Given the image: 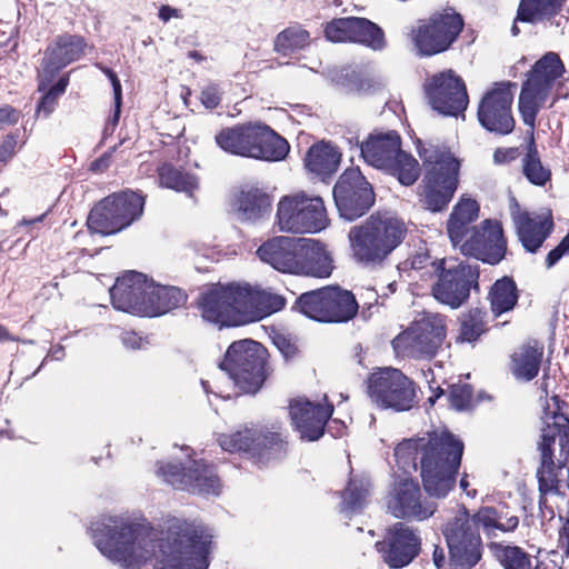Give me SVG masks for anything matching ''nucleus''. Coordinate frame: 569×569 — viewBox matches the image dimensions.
<instances>
[{
    "mask_svg": "<svg viewBox=\"0 0 569 569\" xmlns=\"http://www.w3.org/2000/svg\"><path fill=\"white\" fill-rule=\"evenodd\" d=\"M100 552L123 569H140L152 561L154 569H208L212 536L187 523L163 532L129 518L110 516L91 527Z\"/></svg>",
    "mask_w": 569,
    "mask_h": 569,
    "instance_id": "1",
    "label": "nucleus"
},
{
    "mask_svg": "<svg viewBox=\"0 0 569 569\" xmlns=\"http://www.w3.org/2000/svg\"><path fill=\"white\" fill-rule=\"evenodd\" d=\"M463 442L448 430L427 437L405 439L395 449L396 461L405 472L417 470L418 461L425 490L443 498L453 488L463 455Z\"/></svg>",
    "mask_w": 569,
    "mask_h": 569,
    "instance_id": "2",
    "label": "nucleus"
},
{
    "mask_svg": "<svg viewBox=\"0 0 569 569\" xmlns=\"http://www.w3.org/2000/svg\"><path fill=\"white\" fill-rule=\"evenodd\" d=\"M408 234L405 220L391 212H376L348 233L350 254L365 268L382 267Z\"/></svg>",
    "mask_w": 569,
    "mask_h": 569,
    "instance_id": "3",
    "label": "nucleus"
},
{
    "mask_svg": "<svg viewBox=\"0 0 569 569\" xmlns=\"http://www.w3.org/2000/svg\"><path fill=\"white\" fill-rule=\"evenodd\" d=\"M501 511L493 506L481 507L471 518L467 510L448 522L445 536L450 552V561L453 569H470L481 558V538L479 528L487 535L496 530L511 532L519 525V518H508L506 522H499Z\"/></svg>",
    "mask_w": 569,
    "mask_h": 569,
    "instance_id": "4",
    "label": "nucleus"
},
{
    "mask_svg": "<svg viewBox=\"0 0 569 569\" xmlns=\"http://www.w3.org/2000/svg\"><path fill=\"white\" fill-rule=\"evenodd\" d=\"M419 156L426 167L419 193L422 207L431 212L447 209L459 183V160L447 149L422 147Z\"/></svg>",
    "mask_w": 569,
    "mask_h": 569,
    "instance_id": "5",
    "label": "nucleus"
},
{
    "mask_svg": "<svg viewBox=\"0 0 569 569\" xmlns=\"http://www.w3.org/2000/svg\"><path fill=\"white\" fill-rule=\"evenodd\" d=\"M566 403L558 396H552L543 408L541 440L538 443L540 452V466L537 470L539 483L540 503L542 497L557 495L559 492V475L562 468L567 467L565 460L558 463L553 460V448L557 433L567 432L569 418L563 412Z\"/></svg>",
    "mask_w": 569,
    "mask_h": 569,
    "instance_id": "6",
    "label": "nucleus"
},
{
    "mask_svg": "<svg viewBox=\"0 0 569 569\" xmlns=\"http://www.w3.org/2000/svg\"><path fill=\"white\" fill-rule=\"evenodd\" d=\"M220 369L240 391L254 393L267 377L266 349L251 339L234 341L227 349Z\"/></svg>",
    "mask_w": 569,
    "mask_h": 569,
    "instance_id": "7",
    "label": "nucleus"
},
{
    "mask_svg": "<svg viewBox=\"0 0 569 569\" xmlns=\"http://www.w3.org/2000/svg\"><path fill=\"white\" fill-rule=\"evenodd\" d=\"M565 72L563 63L553 52L539 59L528 74L519 96V111L521 118L531 131L535 128L536 117L550 94L556 81Z\"/></svg>",
    "mask_w": 569,
    "mask_h": 569,
    "instance_id": "8",
    "label": "nucleus"
},
{
    "mask_svg": "<svg viewBox=\"0 0 569 569\" xmlns=\"http://www.w3.org/2000/svg\"><path fill=\"white\" fill-rule=\"evenodd\" d=\"M447 337V320L439 313L428 315L412 322L392 340L397 356L412 359H431Z\"/></svg>",
    "mask_w": 569,
    "mask_h": 569,
    "instance_id": "9",
    "label": "nucleus"
},
{
    "mask_svg": "<svg viewBox=\"0 0 569 569\" xmlns=\"http://www.w3.org/2000/svg\"><path fill=\"white\" fill-rule=\"evenodd\" d=\"M329 223L323 200L306 192L284 196L277 207V224L281 231L315 233Z\"/></svg>",
    "mask_w": 569,
    "mask_h": 569,
    "instance_id": "10",
    "label": "nucleus"
},
{
    "mask_svg": "<svg viewBox=\"0 0 569 569\" xmlns=\"http://www.w3.org/2000/svg\"><path fill=\"white\" fill-rule=\"evenodd\" d=\"M144 199L133 191L113 193L96 204L88 217V227L101 234L121 231L139 219Z\"/></svg>",
    "mask_w": 569,
    "mask_h": 569,
    "instance_id": "11",
    "label": "nucleus"
},
{
    "mask_svg": "<svg viewBox=\"0 0 569 569\" xmlns=\"http://www.w3.org/2000/svg\"><path fill=\"white\" fill-rule=\"evenodd\" d=\"M438 274L432 284L431 292L437 301L458 309L470 297L471 289H479V267L466 262L450 263L441 259L432 263Z\"/></svg>",
    "mask_w": 569,
    "mask_h": 569,
    "instance_id": "12",
    "label": "nucleus"
},
{
    "mask_svg": "<svg viewBox=\"0 0 569 569\" xmlns=\"http://www.w3.org/2000/svg\"><path fill=\"white\" fill-rule=\"evenodd\" d=\"M367 392L371 401L382 409L407 411L416 402L415 382L399 369L390 367L370 375Z\"/></svg>",
    "mask_w": 569,
    "mask_h": 569,
    "instance_id": "13",
    "label": "nucleus"
},
{
    "mask_svg": "<svg viewBox=\"0 0 569 569\" xmlns=\"http://www.w3.org/2000/svg\"><path fill=\"white\" fill-rule=\"evenodd\" d=\"M462 28V17L452 9H446L420 21L410 38L421 56H433L449 49Z\"/></svg>",
    "mask_w": 569,
    "mask_h": 569,
    "instance_id": "14",
    "label": "nucleus"
},
{
    "mask_svg": "<svg viewBox=\"0 0 569 569\" xmlns=\"http://www.w3.org/2000/svg\"><path fill=\"white\" fill-rule=\"evenodd\" d=\"M332 193L340 216L349 221L363 216L376 200L371 184L359 168L346 169L336 182Z\"/></svg>",
    "mask_w": 569,
    "mask_h": 569,
    "instance_id": "15",
    "label": "nucleus"
},
{
    "mask_svg": "<svg viewBox=\"0 0 569 569\" xmlns=\"http://www.w3.org/2000/svg\"><path fill=\"white\" fill-rule=\"evenodd\" d=\"M241 298V284H212L201 295L202 318L220 328L244 323Z\"/></svg>",
    "mask_w": 569,
    "mask_h": 569,
    "instance_id": "16",
    "label": "nucleus"
},
{
    "mask_svg": "<svg viewBox=\"0 0 569 569\" xmlns=\"http://www.w3.org/2000/svg\"><path fill=\"white\" fill-rule=\"evenodd\" d=\"M425 92L431 108L443 116L458 117L469 103L466 84L452 70L427 79Z\"/></svg>",
    "mask_w": 569,
    "mask_h": 569,
    "instance_id": "17",
    "label": "nucleus"
},
{
    "mask_svg": "<svg viewBox=\"0 0 569 569\" xmlns=\"http://www.w3.org/2000/svg\"><path fill=\"white\" fill-rule=\"evenodd\" d=\"M452 246L459 248L463 256L473 257L489 264L499 263L507 250L502 227L492 220H485L479 228L472 227L461 242Z\"/></svg>",
    "mask_w": 569,
    "mask_h": 569,
    "instance_id": "18",
    "label": "nucleus"
},
{
    "mask_svg": "<svg viewBox=\"0 0 569 569\" xmlns=\"http://www.w3.org/2000/svg\"><path fill=\"white\" fill-rule=\"evenodd\" d=\"M158 475L173 488L191 492L218 495L221 488L213 467L202 460L191 461L188 468L176 463H161L158 467Z\"/></svg>",
    "mask_w": 569,
    "mask_h": 569,
    "instance_id": "19",
    "label": "nucleus"
},
{
    "mask_svg": "<svg viewBox=\"0 0 569 569\" xmlns=\"http://www.w3.org/2000/svg\"><path fill=\"white\" fill-rule=\"evenodd\" d=\"M375 546L389 568L400 569L418 557L421 538L415 529L403 522H397L387 529L383 539L377 541Z\"/></svg>",
    "mask_w": 569,
    "mask_h": 569,
    "instance_id": "20",
    "label": "nucleus"
},
{
    "mask_svg": "<svg viewBox=\"0 0 569 569\" xmlns=\"http://www.w3.org/2000/svg\"><path fill=\"white\" fill-rule=\"evenodd\" d=\"M510 82L497 83L481 99L478 108V120L483 128L498 134H508L515 128L511 114L513 93Z\"/></svg>",
    "mask_w": 569,
    "mask_h": 569,
    "instance_id": "21",
    "label": "nucleus"
},
{
    "mask_svg": "<svg viewBox=\"0 0 569 569\" xmlns=\"http://www.w3.org/2000/svg\"><path fill=\"white\" fill-rule=\"evenodd\" d=\"M388 510L396 518L425 520L436 511V503L421 500L419 485L412 479L397 482L388 500Z\"/></svg>",
    "mask_w": 569,
    "mask_h": 569,
    "instance_id": "22",
    "label": "nucleus"
},
{
    "mask_svg": "<svg viewBox=\"0 0 569 569\" xmlns=\"http://www.w3.org/2000/svg\"><path fill=\"white\" fill-rule=\"evenodd\" d=\"M289 412L301 438L316 441L323 435L325 426L333 412V406L330 403L322 406L298 398L290 402Z\"/></svg>",
    "mask_w": 569,
    "mask_h": 569,
    "instance_id": "23",
    "label": "nucleus"
},
{
    "mask_svg": "<svg viewBox=\"0 0 569 569\" xmlns=\"http://www.w3.org/2000/svg\"><path fill=\"white\" fill-rule=\"evenodd\" d=\"M150 281L140 272L129 271L118 278L110 289V297L116 309L143 316Z\"/></svg>",
    "mask_w": 569,
    "mask_h": 569,
    "instance_id": "24",
    "label": "nucleus"
},
{
    "mask_svg": "<svg viewBox=\"0 0 569 569\" xmlns=\"http://www.w3.org/2000/svg\"><path fill=\"white\" fill-rule=\"evenodd\" d=\"M261 122H248L222 129L214 137L217 144L234 156L256 159Z\"/></svg>",
    "mask_w": 569,
    "mask_h": 569,
    "instance_id": "25",
    "label": "nucleus"
},
{
    "mask_svg": "<svg viewBox=\"0 0 569 569\" xmlns=\"http://www.w3.org/2000/svg\"><path fill=\"white\" fill-rule=\"evenodd\" d=\"M299 243L300 238L273 237L258 248L257 254L261 261L270 264L273 269L295 274Z\"/></svg>",
    "mask_w": 569,
    "mask_h": 569,
    "instance_id": "26",
    "label": "nucleus"
},
{
    "mask_svg": "<svg viewBox=\"0 0 569 569\" xmlns=\"http://www.w3.org/2000/svg\"><path fill=\"white\" fill-rule=\"evenodd\" d=\"M295 274L328 278L333 269L332 258L320 242L300 238Z\"/></svg>",
    "mask_w": 569,
    "mask_h": 569,
    "instance_id": "27",
    "label": "nucleus"
},
{
    "mask_svg": "<svg viewBox=\"0 0 569 569\" xmlns=\"http://www.w3.org/2000/svg\"><path fill=\"white\" fill-rule=\"evenodd\" d=\"M87 48L84 39L80 36L63 34L44 52L42 71L52 77L60 69L79 60Z\"/></svg>",
    "mask_w": 569,
    "mask_h": 569,
    "instance_id": "28",
    "label": "nucleus"
},
{
    "mask_svg": "<svg viewBox=\"0 0 569 569\" xmlns=\"http://www.w3.org/2000/svg\"><path fill=\"white\" fill-rule=\"evenodd\" d=\"M401 138L396 131L371 133L360 144L363 160L371 167L383 170L400 151Z\"/></svg>",
    "mask_w": 569,
    "mask_h": 569,
    "instance_id": "29",
    "label": "nucleus"
},
{
    "mask_svg": "<svg viewBox=\"0 0 569 569\" xmlns=\"http://www.w3.org/2000/svg\"><path fill=\"white\" fill-rule=\"evenodd\" d=\"M241 296L244 322L277 312L286 305L282 296L270 290L251 288L249 284H241Z\"/></svg>",
    "mask_w": 569,
    "mask_h": 569,
    "instance_id": "30",
    "label": "nucleus"
},
{
    "mask_svg": "<svg viewBox=\"0 0 569 569\" xmlns=\"http://www.w3.org/2000/svg\"><path fill=\"white\" fill-rule=\"evenodd\" d=\"M280 435H264L258 428H246L229 435H221L218 442L222 450L228 452H259L262 448L281 442Z\"/></svg>",
    "mask_w": 569,
    "mask_h": 569,
    "instance_id": "31",
    "label": "nucleus"
},
{
    "mask_svg": "<svg viewBox=\"0 0 569 569\" xmlns=\"http://www.w3.org/2000/svg\"><path fill=\"white\" fill-rule=\"evenodd\" d=\"M271 208V197L254 186L243 187L234 201L237 217L244 222H256L263 219L270 214Z\"/></svg>",
    "mask_w": 569,
    "mask_h": 569,
    "instance_id": "32",
    "label": "nucleus"
},
{
    "mask_svg": "<svg viewBox=\"0 0 569 569\" xmlns=\"http://www.w3.org/2000/svg\"><path fill=\"white\" fill-rule=\"evenodd\" d=\"M519 239L526 250L537 251L548 237L552 222L541 216L531 217L528 212H512Z\"/></svg>",
    "mask_w": 569,
    "mask_h": 569,
    "instance_id": "33",
    "label": "nucleus"
},
{
    "mask_svg": "<svg viewBox=\"0 0 569 569\" xmlns=\"http://www.w3.org/2000/svg\"><path fill=\"white\" fill-rule=\"evenodd\" d=\"M337 83L347 93L375 94L382 91L387 82L378 73L366 68L345 69L337 79Z\"/></svg>",
    "mask_w": 569,
    "mask_h": 569,
    "instance_id": "34",
    "label": "nucleus"
},
{
    "mask_svg": "<svg viewBox=\"0 0 569 569\" xmlns=\"http://www.w3.org/2000/svg\"><path fill=\"white\" fill-rule=\"evenodd\" d=\"M341 161V152L331 142L320 141L312 144L306 157V169L325 179L331 177L339 168Z\"/></svg>",
    "mask_w": 569,
    "mask_h": 569,
    "instance_id": "35",
    "label": "nucleus"
},
{
    "mask_svg": "<svg viewBox=\"0 0 569 569\" xmlns=\"http://www.w3.org/2000/svg\"><path fill=\"white\" fill-rule=\"evenodd\" d=\"M479 203L469 197L462 196L450 213L447 222V232L451 243H459L472 229L470 224L477 220Z\"/></svg>",
    "mask_w": 569,
    "mask_h": 569,
    "instance_id": "36",
    "label": "nucleus"
},
{
    "mask_svg": "<svg viewBox=\"0 0 569 569\" xmlns=\"http://www.w3.org/2000/svg\"><path fill=\"white\" fill-rule=\"evenodd\" d=\"M187 300V296L176 287L159 286L150 281L147 291L144 317H157L180 307Z\"/></svg>",
    "mask_w": 569,
    "mask_h": 569,
    "instance_id": "37",
    "label": "nucleus"
},
{
    "mask_svg": "<svg viewBox=\"0 0 569 569\" xmlns=\"http://www.w3.org/2000/svg\"><path fill=\"white\" fill-rule=\"evenodd\" d=\"M355 295L339 287H327V322H347L358 312Z\"/></svg>",
    "mask_w": 569,
    "mask_h": 569,
    "instance_id": "38",
    "label": "nucleus"
},
{
    "mask_svg": "<svg viewBox=\"0 0 569 569\" xmlns=\"http://www.w3.org/2000/svg\"><path fill=\"white\" fill-rule=\"evenodd\" d=\"M256 159L264 161H281L290 150L288 141L269 126L261 123Z\"/></svg>",
    "mask_w": 569,
    "mask_h": 569,
    "instance_id": "39",
    "label": "nucleus"
},
{
    "mask_svg": "<svg viewBox=\"0 0 569 569\" xmlns=\"http://www.w3.org/2000/svg\"><path fill=\"white\" fill-rule=\"evenodd\" d=\"M566 0H520L516 21L537 23L559 14Z\"/></svg>",
    "mask_w": 569,
    "mask_h": 569,
    "instance_id": "40",
    "label": "nucleus"
},
{
    "mask_svg": "<svg viewBox=\"0 0 569 569\" xmlns=\"http://www.w3.org/2000/svg\"><path fill=\"white\" fill-rule=\"evenodd\" d=\"M543 348L523 346L511 357V372L517 379L530 381L539 371Z\"/></svg>",
    "mask_w": 569,
    "mask_h": 569,
    "instance_id": "41",
    "label": "nucleus"
},
{
    "mask_svg": "<svg viewBox=\"0 0 569 569\" xmlns=\"http://www.w3.org/2000/svg\"><path fill=\"white\" fill-rule=\"evenodd\" d=\"M382 171L396 178L400 184L410 187L419 179L421 168L418 160L412 154L400 148V151L397 152Z\"/></svg>",
    "mask_w": 569,
    "mask_h": 569,
    "instance_id": "42",
    "label": "nucleus"
},
{
    "mask_svg": "<svg viewBox=\"0 0 569 569\" xmlns=\"http://www.w3.org/2000/svg\"><path fill=\"white\" fill-rule=\"evenodd\" d=\"M491 311L496 317L511 311L518 302V289L512 278L498 279L489 291Z\"/></svg>",
    "mask_w": 569,
    "mask_h": 569,
    "instance_id": "43",
    "label": "nucleus"
},
{
    "mask_svg": "<svg viewBox=\"0 0 569 569\" xmlns=\"http://www.w3.org/2000/svg\"><path fill=\"white\" fill-rule=\"evenodd\" d=\"M487 311L471 308L462 312L459 318V331L456 343H473L487 331Z\"/></svg>",
    "mask_w": 569,
    "mask_h": 569,
    "instance_id": "44",
    "label": "nucleus"
},
{
    "mask_svg": "<svg viewBox=\"0 0 569 569\" xmlns=\"http://www.w3.org/2000/svg\"><path fill=\"white\" fill-rule=\"evenodd\" d=\"M522 173L535 186L543 187L551 179V170L543 166L533 138L521 159Z\"/></svg>",
    "mask_w": 569,
    "mask_h": 569,
    "instance_id": "45",
    "label": "nucleus"
},
{
    "mask_svg": "<svg viewBox=\"0 0 569 569\" xmlns=\"http://www.w3.org/2000/svg\"><path fill=\"white\" fill-rule=\"evenodd\" d=\"M160 184L192 196L198 188V180L194 176L183 172L171 164L164 163L159 168Z\"/></svg>",
    "mask_w": 569,
    "mask_h": 569,
    "instance_id": "46",
    "label": "nucleus"
},
{
    "mask_svg": "<svg viewBox=\"0 0 569 569\" xmlns=\"http://www.w3.org/2000/svg\"><path fill=\"white\" fill-rule=\"evenodd\" d=\"M352 42H359L375 50H380L385 47L383 31L366 18L353 17Z\"/></svg>",
    "mask_w": 569,
    "mask_h": 569,
    "instance_id": "47",
    "label": "nucleus"
},
{
    "mask_svg": "<svg viewBox=\"0 0 569 569\" xmlns=\"http://www.w3.org/2000/svg\"><path fill=\"white\" fill-rule=\"evenodd\" d=\"M297 306L310 319L327 322V287L302 293Z\"/></svg>",
    "mask_w": 569,
    "mask_h": 569,
    "instance_id": "48",
    "label": "nucleus"
},
{
    "mask_svg": "<svg viewBox=\"0 0 569 569\" xmlns=\"http://www.w3.org/2000/svg\"><path fill=\"white\" fill-rule=\"evenodd\" d=\"M310 42V34L299 26H292L281 31L274 40V50L283 56L291 54L306 48Z\"/></svg>",
    "mask_w": 569,
    "mask_h": 569,
    "instance_id": "49",
    "label": "nucleus"
},
{
    "mask_svg": "<svg viewBox=\"0 0 569 569\" xmlns=\"http://www.w3.org/2000/svg\"><path fill=\"white\" fill-rule=\"evenodd\" d=\"M370 483L368 480H350L342 495L341 512L347 517L362 510L369 495Z\"/></svg>",
    "mask_w": 569,
    "mask_h": 569,
    "instance_id": "50",
    "label": "nucleus"
},
{
    "mask_svg": "<svg viewBox=\"0 0 569 569\" xmlns=\"http://www.w3.org/2000/svg\"><path fill=\"white\" fill-rule=\"evenodd\" d=\"M496 555L503 569H535L531 556L518 546H497Z\"/></svg>",
    "mask_w": 569,
    "mask_h": 569,
    "instance_id": "51",
    "label": "nucleus"
},
{
    "mask_svg": "<svg viewBox=\"0 0 569 569\" xmlns=\"http://www.w3.org/2000/svg\"><path fill=\"white\" fill-rule=\"evenodd\" d=\"M352 23L353 17L332 20L325 29L327 39L332 42H352Z\"/></svg>",
    "mask_w": 569,
    "mask_h": 569,
    "instance_id": "52",
    "label": "nucleus"
},
{
    "mask_svg": "<svg viewBox=\"0 0 569 569\" xmlns=\"http://www.w3.org/2000/svg\"><path fill=\"white\" fill-rule=\"evenodd\" d=\"M472 401V389L468 385L452 386L449 393L450 406L458 410H467Z\"/></svg>",
    "mask_w": 569,
    "mask_h": 569,
    "instance_id": "53",
    "label": "nucleus"
},
{
    "mask_svg": "<svg viewBox=\"0 0 569 569\" xmlns=\"http://www.w3.org/2000/svg\"><path fill=\"white\" fill-rule=\"evenodd\" d=\"M104 73L108 76V78L111 81V84L113 88V96H114V112H113V116L108 119L107 123H109V126H111V131H114L116 127L118 126L120 112H121V102H122L121 83H120L117 74L112 70L104 69Z\"/></svg>",
    "mask_w": 569,
    "mask_h": 569,
    "instance_id": "54",
    "label": "nucleus"
},
{
    "mask_svg": "<svg viewBox=\"0 0 569 569\" xmlns=\"http://www.w3.org/2000/svg\"><path fill=\"white\" fill-rule=\"evenodd\" d=\"M221 90L216 84H210L202 89L201 91V102L208 109H214L220 104L221 101Z\"/></svg>",
    "mask_w": 569,
    "mask_h": 569,
    "instance_id": "55",
    "label": "nucleus"
},
{
    "mask_svg": "<svg viewBox=\"0 0 569 569\" xmlns=\"http://www.w3.org/2000/svg\"><path fill=\"white\" fill-rule=\"evenodd\" d=\"M563 254H569V233L548 253L546 259L547 267L555 266Z\"/></svg>",
    "mask_w": 569,
    "mask_h": 569,
    "instance_id": "56",
    "label": "nucleus"
},
{
    "mask_svg": "<svg viewBox=\"0 0 569 569\" xmlns=\"http://www.w3.org/2000/svg\"><path fill=\"white\" fill-rule=\"evenodd\" d=\"M17 140L13 136L4 138L0 146V161L7 162L16 152Z\"/></svg>",
    "mask_w": 569,
    "mask_h": 569,
    "instance_id": "57",
    "label": "nucleus"
},
{
    "mask_svg": "<svg viewBox=\"0 0 569 569\" xmlns=\"http://www.w3.org/2000/svg\"><path fill=\"white\" fill-rule=\"evenodd\" d=\"M274 345L287 359L293 357L297 353V347L283 336L276 337Z\"/></svg>",
    "mask_w": 569,
    "mask_h": 569,
    "instance_id": "58",
    "label": "nucleus"
},
{
    "mask_svg": "<svg viewBox=\"0 0 569 569\" xmlns=\"http://www.w3.org/2000/svg\"><path fill=\"white\" fill-rule=\"evenodd\" d=\"M19 112L9 106L0 108V127L17 123Z\"/></svg>",
    "mask_w": 569,
    "mask_h": 569,
    "instance_id": "59",
    "label": "nucleus"
},
{
    "mask_svg": "<svg viewBox=\"0 0 569 569\" xmlns=\"http://www.w3.org/2000/svg\"><path fill=\"white\" fill-rule=\"evenodd\" d=\"M57 99L54 92L48 91L38 106V113L43 112L46 116L50 114L56 107Z\"/></svg>",
    "mask_w": 569,
    "mask_h": 569,
    "instance_id": "60",
    "label": "nucleus"
},
{
    "mask_svg": "<svg viewBox=\"0 0 569 569\" xmlns=\"http://www.w3.org/2000/svg\"><path fill=\"white\" fill-rule=\"evenodd\" d=\"M430 257L426 251L417 252L407 260L411 269L421 270L429 263Z\"/></svg>",
    "mask_w": 569,
    "mask_h": 569,
    "instance_id": "61",
    "label": "nucleus"
},
{
    "mask_svg": "<svg viewBox=\"0 0 569 569\" xmlns=\"http://www.w3.org/2000/svg\"><path fill=\"white\" fill-rule=\"evenodd\" d=\"M559 547L563 550L567 557H569V519L562 525L559 530L558 538Z\"/></svg>",
    "mask_w": 569,
    "mask_h": 569,
    "instance_id": "62",
    "label": "nucleus"
},
{
    "mask_svg": "<svg viewBox=\"0 0 569 569\" xmlns=\"http://www.w3.org/2000/svg\"><path fill=\"white\" fill-rule=\"evenodd\" d=\"M158 16L163 22H168L171 18H182L180 10L172 8L168 4H162L160 7Z\"/></svg>",
    "mask_w": 569,
    "mask_h": 569,
    "instance_id": "63",
    "label": "nucleus"
},
{
    "mask_svg": "<svg viewBox=\"0 0 569 569\" xmlns=\"http://www.w3.org/2000/svg\"><path fill=\"white\" fill-rule=\"evenodd\" d=\"M122 342L126 347L131 349H139L143 345V340L134 332H124L122 335Z\"/></svg>",
    "mask_w": 569,
    "mask_h": 569,
    "instance_id": "64",
    "label": "nucleus"
}]
</instances>
